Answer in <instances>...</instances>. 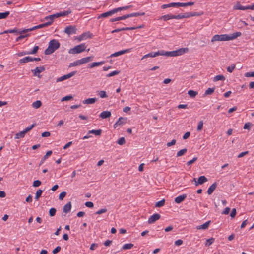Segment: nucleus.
<instances>
[{"label": "nucleus", "instance_id": "c9c22d12", "mask_svg": "<svg viewBox=\"0 0 254 254\" xmlns=\"http://www.w3.org/2000/svg\"><path fill=\"white\" fill-rule=\"evenodd\" d=\"M88 133L94 134L96 135H100L102 133V130L101 129L91 130H89L88 131Z\"/></svg>", "mask_w": 254, "mask_h": 254}, {"label": "nucleus", "instance_id": "bf43d9fd", "mask_svg": "<svg viewBox=\"0 0 254 254\" xmlns=\"http://www.w3.org/2000/svg\"><path fill=\"white\" fill-rule=\"evenodd\" d=\"M66 192L65 191H63L62 192L59 196V199L61 200H63V199L64 198V197L66 196Z\"/></svg>", "mask_w": 254, "mask_h": 254}, {"label": "nucleus", "instance_id": "e433bc0d", "mask_svg": "<svg viewBox=\"0 0 254 254\" xmlns=\"http://www.w3.org/2000/svg\"><path fill=\"white\" fill-rule=\"evenodd\" d=\"M165 203V200L164 199H162L161 200L157 202L155 204L156 207H161L164 205Z\"/></svg>", "mask_w": 254, "mask_h": 254}, {"label": "nucleus", "instance_id": "7c9ffc66", "mask_svg": "<svg viewBox=\"0 0 254 254\" xmlns=\"http://www.w3.org/2000/svg\"><path fill=\"white\" fill-rule=\"evenodd\" d=\"M41 105H42V103L39 100L36 101L32 103L33 107H34L36 109H38V108H40L41 106Z\"/></svg>", "mask_w": 254, "mask_h": 254}, {"label": "nucleus", "instance_id": "2f4dec72", "mask_svg": "<svg viewBox=\"0 0 254 254\" xmlns=\"http://www.w3.org/2000/svg\"><path fill=\"white\" fill-rule=\"evenodd\" d=\"M126 16L125 15H123V16H120V17H118L117 18H112L110 20V21L111 22H115V21H120V20H124V19H126Z\"/></svg>", "mask_w": 254, "mask_h": 254}, {"label": "nucleus", "instance_id": "09e8293b", "mask_svg": "<svg viewBox=\"0 0 254 254\" xmlns=\"http://www.w3.org/2000/svg\"><path fill=\"white\" fill-rule=\"evenodd\" d=\"M56 209L55 208H51L49 211V215L51 217L54 216L56 214Z\"/></svg>", "mask_w": 254, "mask_h": 254}, {"label": "nucleus", "instance_id": "a211bd4d", "mask_svg": "<svg viewBox=\"0 0 254 254\" xmlns=\"http://www.w3.org/2000/svg\"><path fill=\"white\" fill-rule=\"evenodd\" d=\"M136 28H135V27H124V28H118V29L113 30L112 31V33H114L118 32H120V31H124V30H131L136 29Z\"/></svg>", "mask_w": 254, "mask_h": 254}, {"label": "nucleus", "instance_id": "39448f33", "mask_svg": "<svg viewBox=\"0 0 254 254\" xmlns=\"http://www.w3.org/2000/svg\"><path fill=\"white\" fill-rule=\"evenodd\" d=\"M76 71H72L67 74L64 75L58 78L56 80V82H59L63 81L64 80L69 79V78H71V77L73 76L74 75H75L76 74Z\"/></svg>", "mask_w": 254, "mask_h": 254}, {"label": "nucleus", "instance_id": "4d7b16f0", "mask_svg": "<svg viewBox=\"0 0 254 254\" xmlns=\"http://www.w3.org/2000/svg\"><path fill=\"white\" fill-rule=\"evenodd\" d=\"M107 211V209L106 208L101 209L100 210L96 211L95 214L100 215L102 213H105Z\"/></svg>", "mask_w": 254, "mask_h": 254}, {"label": "nucleus", "instance_id": "aec40b11", "mask_svg": "<svg viewBox=\"0 0 254 254\" xmlns=\"http://www.w3.org/2000/svg\"><path fill=\"white\" fill-rule=\"evenodd\" d=\"M97 101V99L95 98H88L83 101V103L84 104H92L95 103Z\"/></svg>", "mask_w": 254, "mask_h": 254}, {"label": "nucleus", "instance_id": "49530a36", "mask_svg": "<svg viewBox=\"0 0 254 254\" xmlns=\"http://www.w3.org/2000/svg\"><path fill=\"white\" fill-rule=\"evenodd\" d=\"M71 11L67 10V11H64L63 12H59V13H58V14L59 15V17H60V16H64L67 15L71 13Z\"/></svg>", "mask_w": 254, "mask_h": 254}, {"label": "nucleus", "instance_id": "473e14b6", "mask_svg": "<svg viewBox=\"0 0 254 254\" xmlns=\"http://www.w3.org/2000/svg\"><path fill=\"white\" fill-rule=\"evenodd\" d=\"M247 9H251V10H254V3L252 5L247 6H244L242 5L241 7H240V10H247Z\"/></svg>", "mask_w": 254, "mask_h": 254}, {"label": "nucleus", "instance_id": "f3484780", "mask_svg": "<svg viewBox=\"0 0 254 254\" xmlns=\"http://www.w3.org/2000/svg\"><path fill=\"white\" fill-rule=\"evenodd\" d=\"M111 116V113L108 111H103L100 114V117L102 119H106L109 118Z\"/></svg>", "mask_w": 254, "mask_h": 254}, {"label": "nucleus", "instance_id": "2eb2a0df", "mask_svg": "<svg viewBox=\"0 0 254 254\" xmlns=\"http://www.w3.org/2000/svg\"><path fill=\"white\" fill-rule=\"evenodd\" d=\"M217 184L216 182L212 184L208 188L207 190V193L208 195H211L217 187Z\"/></svg>", "mask_w": 254, "mask_h": 254}, {"label": "nucleus", "instance_id": "e2e57ef3", "mask_svg": "<svg viewBox=\"0 0 254 254\" xmlns=\"http://www.w3.org/2000/svg\"><path fill=\"white\" fill-rule=\"evenodd\" d=\"M52 154V151H48L47 152L46 154L44 156L42 160L44 161L46 160L49 156H50Z\"/></svg>", "mask_w": 254, "mask_h": 254}, {"label": "nucleus", "instance_id": "79ce46f5", "mask_svg": "<svg viewBox=\"0 0 254 254\" xmlns=\"http://www.w3.org/2000/svg\"><path fill=\"white\" fill-rule=\"evenodd\" d=\"M59 17V15L58 14V13H56L55 14H54L53 15H49V17L50 18V21H51L52 22V23H53V20L56 19V18H57Z\"/></svg>", "mask_w": 254, "mask_h": 254}, {"label": "nucleus", "instance_id": "cd10ccee", "mask_svg": "<svg viewBox=\"0 0 254 254\" xmlns=\"http://www.w3.org/2000/svg\"><path fill=\"white\" fill-rule=\"evenodd\" d=\"M104 64V62H93L90 64H89V68H93L94 67L101 65Z\"/></svg>", "mask_w": 254, "mask_h": 254}, {"label": "nucleus", "instance_id": "c03bdc74", "mask_svg": "<svg viewBox=\"0 0 254 254\" xmlns=\"http://www.w3.org/2000/svg\"><path fill=\"white\" fill-rule=\"evenodd\" d=\"M188 93L191 97H195L198 94L197 92L191 90H189Z\"/></svg>", "mask_w": 254, "mask_h": 254}, {"label": "nucleus", "instance_id": "9b49d317", "mask_svg": "<svg viewBox=\"0 0 254 254\" xmlns=\"http://www.w3.org/2000/svg\"><path fill=\"white\" fill-rule=\"evenodd\" d=\"M116 13V12H115V8L110 10V11H109L108 12H105V13H103L100 15H99L98 17V19H100V18H106V17H107L108 16H111L113 14Z\"/></svg>", "mask_w": 254, "mask_h": 254}, {"label": "nucleus", "instance_id": "f03ea898", "mask_svg": "<svg viewBox=\"0 0 254 254\" xmlns=\"http://www.w3.org/2000/svg\"><path fill=\"white\" fill-rule=\"evenodd\" d=\"M60 45L58 40L55 39L51 40L49 43L48 48L45 50V54L50 55L52 54L56 50L59 48Z\"/></svg>", "mask_w": 254, "mask_h": 254}, {"label": "nucleus", "instance_id": "69168bd1", "mask_svg": "<svg viewBox=\"0 0 254 254\" xmlns=\"http://www.w3.org/2000/svg\"><path fill=\"white\" fill-rule=\"evenodd\" d=\"M61 250V248L60 246H57L52 251L53 254H56L58 252H59Z\"/></svg>", "mask_w": 254, "mask_h": 254}, {"label": "nucleus", "instance_id": "a19ab883", "mask_svg": "<svg viewBox=\"0 0 254 254\" xmlns=\"http://www.w3.org/2000/svg\"><path fill=\"white\" fill-rule=\"evenodd\" d=\"M10 14L9 11L0 13V19L6 18Z\"/></svg>", "mask_w": 254, "mask_h": 254}, {"label": "nucleus", "instance_id": "412c9836", "mask_svg": "<svg viewBox=\"0 0 254 254\" xmlns=\"http://www.w3.org/2000/svg\"><path fill=\"white\" fill-rule=\"evenodd\" d=\"M211 223V221H208L202 225H199L197 227V229H207Z\"/></svg>", "mask_w": 254, "mask_h": 254}, {"label": "nucleus", "instance_id": "8fccbe9b", "mask_svg": "<svg viewBox=\"0 0 254 254\" xmlns=\"http://www.w3.org/2000/svg\"><path fill=\"white\" fill-rule=\"evenodd\" d=\"M98 95L100 96V97L102 98H106L107 97V95L105 91H100L98 92Z\"/></svg>", "mask_w": 254, "mask_h": 254}, {"label": "nucleus", "instance_id": "3c124183", "mask_svg": "<svg viewBox=\"0 0 254 254\" xmlns=\"http://www.w3.org/2000/svg\"><path fill=\"white\" fill-rule=\"evenodd\" d=\"M39 49V46H35L32 51H28L29 53V55H30V54H35L36 53H37V51H38Z\"/></svg>", "mask_w": 254, "mask_h": 254}, {"label": "nucleus", "instance_id": "72a5a7b5", "mask_svg": "<svg viewBox=\"0 0 254 254\" xmlns=\"http://www.w3.org/2000/svg\"><path fill=\"white\" fill-rule=\"evenodd\" d=\"M42 192H43V190H42L41 189L37 190L36 192L35 199L36 200H38L39 199V198L41 197Z\"/></svg>", "mask_w": 254, "mask_h": 254}, {"label": "nucleus", "instance_id": "5701e85b", "mask_svg": "<svg viewBox=\"0 0 254 254\" xmlns=\"http://www.w3.org/2000/svg\"><path fill=\"white\" fill-rule=\"evenodd\" d=\"M194 4V2H188L186 3L178 2V7H186L188 6H192Z\"/></svg>", "mask_w": 254, "mask_h": 254}, {"label": "nucleus", "instance_id": "37998d69", "mask_svg": "<svg viewBox=\"0 0 254 254\" xmlns=\"http://www.w3.org/2000/svg\"><path fill=\"white\" fill-rule=\"evenodd\" d=\"M214 90H215L214 88H209L205 91L204 95H211L214 92Z\"/></svg>", "mask_w": 254, "mask_h": 254}, {"label": "nucleus", "instance_id": "680f3d73", "mask_svg": "<svg viewBox=\"0 0 254 254\" xmlns=\"http://www.w3.org/2000/svg\"><path fill=\"white\" fill-rule=\"evenodd\" d=\"M153 54H154V53L151 52V53H150L145 55L142 58V60L147 58H148V57H156L155 56H153Z\"/></svg>", "mask_w": 254, "mask_h": 254}, {"label": "nucleus", "instance_id": "6e6d98bb", "mask_svg": "<svg viewBox=\"0 0 254 254\" xmlns=\"http://www.w3.org/2000/svg\"><path fill=\"white\" fill-rule=\"evenodd\" d=\"M203 121H199V123H198V126H197V130L198 131L201 130L202 128H203Z\"/></svg>", "mask_w": 254, "mask_h": 254}, {"label": "nucleus", "instance_id": "ddd939ff", "mask_svg": "<svg viewBox=\"0 0 254 254\" xmlns=\"http://www.w3.org/2000/svg\"><path fill=\"white\" fill-rule=\"evenodd\" d=\"M131 51V49H127L123 50H121L118 52H116L110 55L111 57H117L120 55L124 54L125 53H129Z\"/></svg>", "mask_w": 254, "mask_h": 254}, {"label": "nucleus", "instance_id": "13d9d810", "mask_svg": "<svg viewBox=\"0 0 254 254\" xmlns=\"http://www.w3.org/2000/svg\"><path fill=\"white\" fill-rule=\"evenodd\" d=\"M41 184V182L39 180H37L33 182V186L34 187H39Z\"/></svg>", "mask_w": 254, "mask_h": 254}, {"label": "nucleus", "instance_id": "f704fd0d", "mask_svg": "<svg viewBox=\"0 0 254 254\" xmlns=\"http://www.w3.org/2000/svg\"><path fill=\"white\" fill-rule=\"evenodd\" d=\"M166 52L167 51H164L163 50L159 51L158 52H154L153 54V56H155L156 57L159 55L167 56Z\"/></svg>", "mask_w": 254, "mask_h": 254}, {"label": "nucleus", "instance_id": "f257e3e1", "mask_svg": "<svg viewBox=\"0 0 254 254\" xmlns=\"http://www.w3.org/2000/svg\"><path fill=\"white\" fill-rule=\"evenodd\" d=\"M240 32H236L230 35L221 34V35H215L211 39V42L215 41H230L234 40L241 35Z\"/></svg>", "mask_w": 254, "mask_h": 254}, {"label": "nucleus", "instance_id": "338daca9", "mask_svg": "<svg viewBox=\"0 0 254 254\" xmlns=\"http://www.w3.org/2000/svg\"><path fill=\"white\" fill-rule=\"evenodd\" d=\"M252 125L251 123L248 122L245 124L243 128L245 129H250V127L252 126Z\"/></svg>", "mask_w": 254, "mask_h": 254}, {"label": "nucleus", "instance_id": "864d4df0", "mask_svg": "<svg viewBox=\"0 0 254 254\" xmlns=\"http://www.w3.org/2000/svg\"><path fill=\"white\" fill-rule=\"evenodd\" d=\"M29 36V34H25V35H22V34H20V35L19 36H18L16 39V41H19V40L25 38V37H27L28 36Z\"/></svg>", "mask_w": 254, "mask_h": 254}, {"label": "nucleus", "instance_id": "7ed1b4c3", "mask_svg": "<svg viewBox=\"0 0 254 254\" xmlns=\"http://www.w3.org/2000/svg\"><path fill=\"white\" fill-rule=\"evenodd\" d=\"M189 51L188 48H182L175 51L166 52L167 56L176 57L181 56Z\"/></svg>", "mask_w": 254, "mask_h": 254}, {"label": "nucleus", "instance_id": "b1692460", "mask_svg": "<svg viewBox=\"0 0 254 254\" xmlns=\"http://www.w3.org/2000/svg\"><path fill=\"white\" fill-rule=\"evenodd\" d=\"M42 28H43V27L42 26V24H39L37 26H34L30 28L24 29V32H30V31L37 29Z\"/></svg>", "mask_w": 254, "mask_h": 254}, {"label": "nucleus", "instance_id": "9d476101", "mask_svg": "<svg viewBox=\"0 0 254 254\" xmlns=\"http://www.w3.org/2000/svg\"><path fill=\"white\" fill-rule=\"evenodd\" d=\"M127 119L123 117L119 118L118 121L114 125V128H116L118 126H123L127 122Z\"/></svg>", "mask_w": 254, "mask_h": 254}, {"label": "nucleus", "instance_id": "de8ad7c7", "mask_svg": "<svg viewBox=\"0 0 254 254\" xmlns=\"http://www.w3.org/2000/svg\"><path fill=\"white\" fill-rule=\"evenodd\" d=\"M120 73V71L115 70L113 71L112 72L108 74L106 76L108 77H112L116 75H118Z\"/></svg>", "mask_w": 254, "mask_h": 254}, {"label": "nucleus", "instance_id": "ea45409f", "mask_svg": "<svg viewBox=\"0 0 254 254\" xmlns=\"http://www.w3.org/2000/svg\"><path fill=\"white\" fill-rule=\"evenodd\" d=\"M187 151V148H184L179 151L177 153V156L180 157L184 155Z\"/></svg>", "mask_w": 254, "mask_h": 254}, {"label": "nucleus", "instance_id": "a18cd8bd", "mask_svg": "<svg viewBox=\"0 0 254 254\" xmlns=\"http://www.w3.org/2000/svg\"><path fill=\"white\" fill-rule=\"evenodd\" d=\"M81 65V64L80 63L79 60H78L74 61L73 63H70L69 65V67H71L76 66H78V65Z\"/></svg>", "mask_w": 254, "mask_h": 254}, {"label": "nucleus", "instance_id": "4c0bfd02", "mask_svg": "<svg viewBox=\"0 0 254 254\" xmlns=\"http://www.w3.org/2000/svg\"><path fill=\"white\" fill-rule=\"evenodd\" d=\"M134 245L131 243L125 244L122 247L123 250L130 249L133 247Z\"/></svg>", "mask_w": 254, "mask_h": 254}, {"label": "nucleus", "instance_id": "393cba45", "mask_svg": "<svg viewBox=\"0 0 254 254\" xmlns=\"http://www.w3.org/2000/svg\"><path fill=\"white\" fill-rule=\"evenodd\" d=\"M32 58L29 56L26 57L25 58H23V59H21L19 62L20 64L21 63H25L29 62H32Z\"/></svg>", "mask_w": 254, "mask_h": 254}, {"label": "nucleus", "instance_id": "20e7f679", "mask_svg": "<svg viewBox=\"0 0 254 254\" xmlns=\"http://www.w3.org/2000/svg\"><path fill=\"white\" fill-rule=\"evenodd\" d=\"M86 46L85 43H82L80 45H77L74 47L71 48L68 53L72 54H76L80 53L85 50Z\"/></svg>", "mask_w": 254, "mask_h": 254}, {"label": "nucleus", "instance_id": "58836bf2", "mask_svg": "<svg viewBox=\"0 0 254 254\" xmlns=\"http://www.w3.org/2000/svg\"><path fill=\"white\" fill-rule=\"evenodd\" d=\"M214 241H215V239L214 238H211L210 239H207L206 243L205 244V246H207V247L210 246L212 244H213L214 243Z\"/></svg>", "mask_w": 254, "mask_h": 254}, {"label": "nucleus", "instance_id": "0e129e2a", "mask_svg": "<svg viewBox=\"0 0 254 254\" xmlns=\"http://www.w3.org/2000/svg\"><path fill=\"white\" fill-rule=\"evenodd\" d=\"M72 98H73V97L71 95L66 96L63 97L61 101H68V100H71Z\"/></svg>", "mask_w": 254, "mask_h": 254}, {"label": "nucleus", "instance_id": "c85d7f7f", "mask_svg": "<svg viewBox=\"0 0 254 254\" xmlns=\"http://www.w3.org/2000/svg\"><path fill=\"white\" fill-rule=\"evenodd\" d=\"M25 132L23 130L20 131V132H18L16 133L15 135V139H19L21 138H23L25 136Z\"/></svg>", "mask_w": 254, "mask_h": 254}, {"label": "nucleus", "instance_id": "6ab92c4d", "mask_svg": "<svg viewBox=\"0 0 254 254\" xmlns=\"http://www.w3.org/2000/svg\"><path fill=\"white\" fill-rule=\"evenodd\" d=\"M71 209V202H69L68 203H67L64 206L63 211L65 213H67L70 211Z\"/></svg>", "mask_w": 254, "mask_h": 254}, {"label": "nucleus", "instance_id": "bb28decb", "mask_svg": "<svg viewBox=\"0 0 254 254\" xmlns=\"http://www.w3.org/2000/svg\"><path fill=\"white\" fill-rule=\"evenodd\" d=\"M161 18L163 19L164 21H167L169 19H174V15L172 14H167L162 16Z\"/></svg>", "mask_w": 254, "mask_h": 254}, {"label": "nucleus", "instance_id": "052dcab7", "mask_svg": "<svg viewBox=\"0 0 254 254\" xmlns=\"http://www.w3.org/2000/svg\"><path fill=\"white\" fill-rule=\"evenodd\" d=\"M35 126L34 124H32L31 126L27 127L23 131L25 132V133L31 130Z\"/></svg>", "mask_w": 254, "mask_h": 254}, {"label": "nucleus", "instance_id": "4be33fe9", "mask_svg": "<svg viewBox=\"0 0 254 254\" xmlns=\"http://www.w3.org/2000/svg\"><path fill=\"white\" fill-rule=\"evenodd\" d=\"M171 7H178V2H172L167 4H163L161 6L163 9Z\"/></svg>", "mask_w": 254, "mask_h": 254}, {"label": "nucleus", "instance_id": "774afa93", "mask_svg": "<svg viewBox=\"0 0 254 254\" xmlns=\"http://www.w3.org/2000/svg\"><path fill=\"white\" fill-rule=\"evenodd\" d=\"M85 205L86 207H89V208H92L94 206V204L93 202H91V201H88V202H86L85 203Z\"/></svg>", "mask_w": 254, "mask_h": 254}, {"label": "nucleus", "instance_id": "5fc2aeb1", "mask_svg": "<svg viewBox=\"0 0 254 254\" xmlns=\"http://www.w3.org/2000/svg\"><path fill=\"white\" fill-rule=\"evenodd\" d=\"M235 68V65L234 64H232L231 66H229L227 67V71L232 73L234 69Z\"/></svg>", "mask_w": 254, "mask_h": 254}, {"label": "nucleus", "instance_id": "4468645a", "mask_svg": "<svg viewBox=\"0 0 254 254\" xmlns=\"http://www.w3.org/2000/svg\"><path fill=\"white\" fill-rule=\"evenodd\" d=\"M187 197V195L186 194H182L181 195H179L176 197L175 198V202L177 204H179L183 202Z\"/></svg>", "mask_w": 254, "mask_h": 254}, {"label": "nucleus", "instance_id": "603ef678", "mask_svg": "<svg viewBox=\"0 0 254 254\" xmlns=\"http://www.w3.org/2000/svg\"><path fill=\"white\" fill-rule=\"evenodd\" d=\"M125 142V139L123 137L120 138L117 141V143L120 145H123Z\"/></svg>", "mask_w": 254, "mask_h": 254}, {"label": "nucleus", "instance_id": "c756f323", "mask_svg": "<svg viewBox=\"0 0 254 254\" xmlns=\"http://www.w3.org/2000/svg\"><path fill=\"white\" fill-rule=\"evenodd\" d=\"M225 79V77L222 75H216V76L214 77V79H213V81L214 82H216V81H219V80H224Z\"/></svg>", "mask_w": 254, "mask_h": 254}, {"label": "nucleus", "instance_id": "6e6552de", "mask_svg": "<svg viewBox=\"0 0 254 254\" xmlns=\"http://www.w3.org/2000/svg\"><path fill=\"white\" fill-rule=\"evenodd\" d=\"M64 32L68 35L75 34L76 31V28L75 26H69L66 27L64 29Z\"/></svg>", "mask_w": 254, "mask_h": 254}, {"label": "nucleus", "instance_id": "0eeeda50", "mask_svg": "<svg viewBox=\"0 0 254 254\" xmlns=\"http://www.w3.org/2000/svg\"><path fill=\"white\" fill-rule=\"evenodd\" d=\"M45 68L44 66H40L36 67L34 69H32L31 71L33 73L34 76L40 78L41 77L39 74L45 71Z\"/></svg>", "mask_w": 254, "mask_h": 254}, {"label": "nucleus", "instance_id": "a878e982", "mask_svg": "<svg viewBox=\"0 0 254 254\" xmlns=\"http://www.w3.org/2000/svg\"><path fill=\"white\" fill-rule=\"evenodd\" d=\"M132 7V5L125 6H123V7L116 8H115V10L116 13H117V12L121 11L122 10H125L128 9Z\"/></svg>", "mask_w": 254, "mask_h": 254}, {"label": "nucleus", "instance_id": "423d86ee", "mask_svg": "<svg viewBox=\"0 0 254 254\" xmlns=\"http://www.w3.org/2000/svg\"><path fill=\"white\" fill-rule=\"evenodd\" d=\"M18 33L20 34H24L27 33V32H24V30H21L20 29H18L17 28H14L13 29H9L7 30H5L2 32L0 33V35L5 34V33Z\"/></svg>", "mask_w": 254, "mask_h": 254}, {"label": "nucleus", "instance_id": "dca6fc26", "mask_svg": "<svg viewBox=\"0 0 254 254\" xmlns=\"http://www.w3.org/2000/svg\"><path fill=\"white\" fill-rule=\"evenodd\" d=\"M92 34L90 32H85L79 36V40H82L87 39V38H91Z\"/></svg>", "mask_w": 254, "mask_h": 254}, {"label": "nucleus", "instance_id": "1a4fd4ad", "mask_svg": "<svg viewBox=\"0 0 254 254\" xmlns=\"http://www.w3.org/2000/svg\"><path fill=\"white\" fill-rule=\"evenodd\" d=\"M161 217V215L158 213H155L151 216L148 220V223L149 224H152L154 223L156 221L159 220Z\"/></svg>", "mask_w": 254, "mask_h": 254}, {"label": "nucleus", "instance_id": "f8f14e48", "mask_svg": "<svg viewBox=\"0 0 254 254\" xmlns=\"http://www.w3.org/2000/svg\"><path fill=\"white\" fill-rule=\"evenodd\" d=\"M207 179L205 177V176H200V177L198 178L197 181H196V178H193V181H195L196 186H197L199 184H202L204 182H207Z\"/></svg>", "mask_w": 254, "mask_h": 254}]
</instances>
